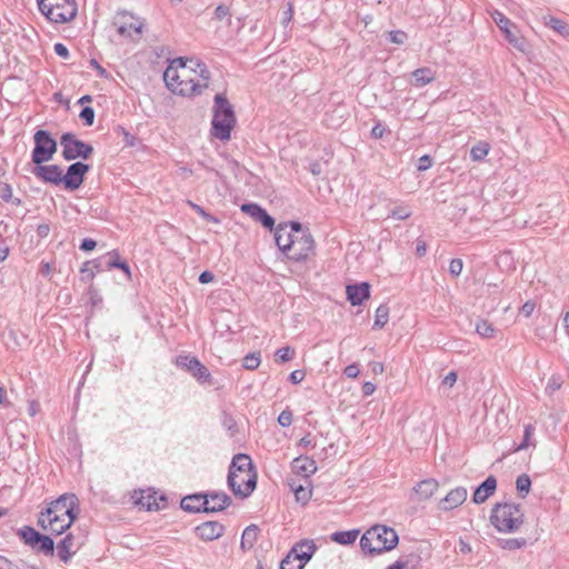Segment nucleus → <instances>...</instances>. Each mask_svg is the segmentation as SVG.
<instances>
[{
    "label": "nucleus",
    "instance_id": "f257e3e1",
    "mask_svg": "<svg viewBox=\"0 0 569 569\" xmlns=\"http://www.w3.org/2000/svg\"><path fill=\"white\" fill-rule=\"evenodd\" d=\"M79 500L74 493L61 495L40 511L38 526L52 535L66 532L78 517Z\"/></svg>",
    "mask_w": 569,
    "mask_h": 569
},
{
    "label": "nucleus",
    "instance_id": "f03ea898",
    "mask_svg": "<svg viewBox=\"0 0 569 569\" xmlns=\"http://www.w3.org/2000/svg\"><path fill=\"white\" fill-rule=\"evenodd\" d=\"M398 542L399 537L393 528L376 525L362 535L360 547L365 553L377 556L392 550Z\"/></svg>",
    "mask_w": 569,
    "mask_h": 569
},
{
    "label": "nucleus",
    "instance_id": "7ed1b4c3",
    "mask_svg": "<svg viewBox=\"0 0 569 569\" xmlns=\"http://www.w3.org/2000/svg\"><path fill=\"white\" fill-rule=\"evenodd\" d=\"M211 133L214 138L227 141L236 124V114L232 104L224 94L218 93L214 97L213 118Z\"/></svg>",
    "mask_w": 569,
    "mask_h": 569
},
{
    "label": "nucleus",
    "instance_id": "20e7f679",
    "mask_svg": "<svg viewBox=\"0 0 569 569\" xmlns=\"http://www.w3.org/2000/svg\"><path fill=\"white\" fill-rule=\"evenodd\" d=\"M231 503V498L224 492L193 493L181 500V508L188 512H219Z\"/></svg>",
    "mask_w": 569,
    "mask_h": 569
},
{
    "label": "nucleus",
    "instance_id": "39448f33",
    "mask_svg": "<svg viewBox=\"0 0 569 569\" xmlns=\"http://www.w3.org/2000/svg\"><path fill=\"white\" fill-rule=\"evenodd\" d=\"M523 518L519 505L498 502L492 507L490 522L500 532H515L523 523Z\"/></svg>",
    "mask_w": 569,
    "mask_h": 569
},
{
    "label": "nucleus",
    "instance_id": "423d86ee",
    "mask_svg": "<svg viewBox=\"0 0 569 569\" xmlns=\"http://www.w3.org/2000/svg\"><path fill=\"white\" fill-rule=\"evenodd\" d=\"M197 70L190 66V69L177 70L174 66H169L163 72V80L169 90L183 97L200 94L199 81L191 77V72Z\"/></svg>",
    "mask_w": 569,
    "mask_h": 569
},
{
    "label": "nucleus",
    "instance_id": "0eeeda50",
    "mask_svg": "<svg viewBox=\"0 0 569 569\" xmlns=\"http://www.w3.org/2000/svg\"><path fill=\"white\" fill-rule=\"evenodd\" d=\"M39 10L54 23H66L77 16L74 0H37Z\"/></svg>",
    "mask_w": 569,
    "mask_h": 569
},
{
    "label": "nucleus",
    "instance_id": "6e6552de",
    "mask_svg": "<svg viewBox=\"0 0 569 569\" xmlns=\"http://www.w3.org/2000/svg\"><path fill=\"white\" fill-rule=\"evenodd\" d=\"M34 148L31 160L34 164H42L50 161L57 152V141L47 130H38L33 134Z\"/></svg>",
    "mask_w": 569,
    "mask_h": 569
},
{
    "label": "nucleus",
    "instance_id": "1a4fd4ad",
    "mask_svg": "<svg viewBox=\"0 0 569 569\" xmlns=\"http://www.w3.org/2000/svg\"><path fill=\"white\" fill-rule=\"evenodd\" d=\"M18 536L24 545L29 546L32 550L44 556L52 557L54 555V541L50 536L40 533L30 526L22 527Z\"/></svg>",
    "mask_w": 569,
    "mask_h": 569
},
{
    "label": "nucleus",
    "instance_id": "9d476101",
    "mask_svg": "<svg viewBox=\"0 0 569 569\" xmlns=\"http://www.w3.org/2000/svg\"><path fill=\"white\" fill-rule=\"evenodd\" d=\"M257 475L251 458L246 453H237L231 461L228 473V486L233 493H241L239 476Z\"/></svg>",
    "mask_w": 569,
    "mask_h": 569
},
{
    "label": "nucleus",
    "instance_id": "9b49d317",
    "mask_svg": "<svg viewBox=\"0 0 569 569\" xmlns=\"http://www.w3.org/2000/svg\"><path fill=\"white\" fill-rule=\"evenodd\" d=\"M60 144L62 147V157L67 161L78 158L87 160L93 153L92 146L77 139L71 132H66L60 137Z\"/></svg>",
    "mask_w": 569,
    "mask_h": 569
},
{
    "label": "nucleus",
    "instance_id": "f8f14e48",
    "mask_svg": "<svg viewBox=\"0 0 569 569\" xmlns=\"http://www.w3.org/2000/svg\"><path fill=\"white\" fill-rule=\"evenodd\" d=\"M490 16L499 29L503 32L508 42L520 51H525V39L518 37L517 27L499 10L490 11Z\"/></svg>",
    "mask_w": 569,
    "mask_h": 569
},
{
    "label": "nucleus",
    "instance_id": "ddd939ff",
    "mask_svg": "<svg viewBox=\"0 0 569 569\" xmlns=\"http://www.w3.org/2000/svg\"><path fill=\"white\" fill-rule=\"evenodd\" d=\"M315 253V239L311 233L296 234L288 251V259L300 262Z\"/></svg>",
    "mask_w": 569,
    "mask_h": 569
},
{
    "label": "nucleus",
    "instance_id": "4468645a",
    "mask_svg": "<svg viewBox=\"0 0 569 569\" xmlns=\"http://www.w3.org/2000/svg\"><path fill=\"white\" fill-rule=\"evenodd\" d=\"M176 365L189 373L192 375L200 383H209L212 382L211 373L208 368L203 366L198 358L192 356L180 355L176 358Z\"/></svg>",
    "mask_w": 569,
    "mask_h": 569
},
{
    "label": "nucleus",
    "instance_id": "2eb2a0df",
    "mask_svg": "<svg viewBox=\"0 0 569 569\" xmlns=\"http://www.w3.org/2000/svg\"><path fill=\"white\" fill-rule=\"evenodd\" d=\"M89 170L90 166L81 161H77L70 164L66 174H63L64 188L71 191L79 189L83 183L84 177Z\"/></svg>",
    "mask_w": 569,
    "mask_h": 569
},
{
    "label": "nucleus",
    "instance_id": "dca6fc26",
    "mask_svg": "<svg viewBox=\"0 0 569 569\" xmlns=\"http://www.w3.org/2000/svg\"><path fill=\"white\" fill-rule=\"evenodd\" d=\"M32 173L47 183L54 186L63 183V171L58 164H36Z\"/></svg>",
    "mask_w": 569,
    "mask_h": 569
},
{
    "label": "nucleus",
    "instance_id": "f3484780",
    "mask_svg": "<svg viewBox=\"0 0 569 569\" xmlns=\"http://www.w3.org/2000/svg\"><path fill=\"white\" fill-rule=\"evenodd\" d=\"M114 24L121 36L131 37L132 32L141 33L142 23L131 13L119 12Z\"/></svg>",
    "mask_w": 569,
    "mask_h": 569
},
{
    "label": "nucleus",
    "instance_id": "a211bd4d",
    "mask_svg": "<svg viewBox=\"0 0 569 569\" xmlns=\"http://www.w3.org/2000/svg\"><path fill=\"white\" fill-rule=\"evenodd\" d=\"M197 536L203 541H212L224 532V526L218 521H206L196 527Z\"/></svg>",
    "mask_w": 569,
    "mask_h": 569
},
{
    "label": "nucleus",
    "instance_id": "6ab92c4d",
    "mask_svg": "<svg viewBox=\"0 0 569 569\" xmlns=\"http://www.w3.org/2000/svg\"><path fill=\"white\" fill-rule=\"evenodd\" d=\"M317 546L313 540L303 539L297 542L288 552V555L298 559L305 565L313 557Z\"/></svg>",
    "mask_w": 569,
    "mask_h": 569
},
{
    "label": "nucleus",
    "instance_id": "aec40b11",
    "mask_svg": "<svg viewBox=\"0 0 569 569\" xmlns=\"http://www.w3.org/2000/svg\"><path fill=\"white\" fill-rule=\"evenodd\" d=\"M347 299L352 306H360L370 297V284L368 282H360L347 286Z\"/></svg>",
    "mask_w": 569,
    "mask_h": 569
},
{
    "label": "nucleus",
    "instance_id": "412c9836",
    "mask_svg": "<svg viewBox=\"0 0 569 569\" xmlns=\"http://www.w3.org/2000/svg\"><path fill=\"white\" fill-rule=\"evenodd\" d=\"M468 492L465 487H457L450 490L440 501L439 506L442 510H451L462 505L467 499Z\"/></svg>",
    "mask_w": 569,
    "mask_h": 569
},
{
    "label": "nucleus",
    "instance_id": "4be33fe9",
    "mask_svg": "<svg viewBox=\"0 0 569 569\" xmlns=\"http://www.w3.org/2000/svg\"><path fill=\"white\" fill-rule=\"evenodd\" d=\"M497 489V479L489 476L482 481L472 495V501L477 505L483 503Z\"/></svg>",
    "mask_w": 569,
    "mask_h": 569
},
{
    "label": "nucleus",
    "instance_id": "5701e85b",
    "mask_svg": "<svg viewBox=\"0 0 569 569\" xmlns=\"http://www.w3.org/2000/svg\"><path fill=\"white\" fill-rule=\"evenodd\" d=\"M291 468L295 473L306 477V482H309V476L317 471L315 460L306 456L295 458L291 462Z\"/></svg>",
    "mask_w": 569,
    "mask_h": 569
},
{
    "label": "nucleus",
    "instance_id": "b1692460",
    "mask_svg": "<svg viewBox=\"0 0 569 569\" xmlns=\"http://www.w3.org/2000/svg\"><path fill=\"white\" fill-rule=\"evenodd\" d=\"M295 237H296V234H292L288 230L287 223L279 224L276 228V231H274L276 244L286 254V257H288V251L292 244V240L295 239Z\"/></svg>",
    "mask_w": 569,
    "mask_h": 569
},
{
    "label": "nucleus",
    "instance_id": "393cba45",
    "mask_svg": "<svg viewBox=\"0 0 569 569\" xmlns=\"http://www.w3.org/2000/svg\"><path fill=\"white\" fill-rule=\"evenodd\" d=\"M74 541L76 539L72 533L66 535V537L59 541L57 546L58 558L63 563H68L71 560L72 556L76 553L77 549H74Z\"/></svg>",
    "mask_w": 569,
    "mask_h": 569
},
{
    "label": "nucleus",
    "instance_id": "a878e982",
    "mask_svg": "<svg viewBox=\"0 0 569 569\" xmlns=\"http://www.w3.org/2000/svg\"><path fill=\"white\" fill-rule=\"evenodd\" d=\"M411 84L415 87H423L436 79V73L430 68H419L416 69L412 73Z\"/></svg>",
    "mask_w": 569,
    "mask_h": 569
},
{
    "label": "nucleus",
    "instance_id": "bb28decb",
    "mask_svg": "<svg viewBox=\"0 0 569 569\" xmlns=\"http://www.w3.org/2000/svg\"><path fill=\"white\" fill-rule=\"evenodd\" d=\"M238 481L240 482V491L241 493H233L240 498L249 497L257 486V475H244L239 476Z\"/></svg>",
    "mask_w": 569,
    "mask_h": 569
},
{
    "label": "nucleus",
    "instance_id": "cd10ccee",
    "mask_svg": "<svg viewBox=\"0 0 569 569\" xmlns=\"http://www.w3.org/2000/svg\"><path fill=\"white\" fill-rule=\"evenodd\" d=\"M438 488V482L435 479H426L420 481L416 487L415 491L420 499H429Z\"/></svg>",
    "mask_w": 569,
    "mask_h": 569
},
{
    "label": "nucleus",
    "instance_id": "c85d7f7f",
    "mask_svg": "<svg viewBox=\"0 0 569 569\" xmlns=\"http://www.w3.org/2000/svg\"><path fill=\"white\" fill-rule=\"evenodd\" d=\"M107 256L109 257V259L107 261L108 269H113V268L120 269L126 273L128 279L131 278V271H130L129 264L127 263V261L120 259V256L116 250L108 252Z\"/></svg>",
    "mask_w": 569,
    "mask_h": 569
},
{
    "label": "nucleus",
    "instance_id": "c756f323",
    "mask_svg": "<svg viewBox=\"0 0 569 569\" xmlns=\"http://www.w3.org/2000/svg\"><path fill=\"white\" fill-rule=\"evenodd\" d=\"M259 528L256 525L248 526L241 537V548L242 549H251L258 539Z\"/></svg>",
    "mask_w": 569,
    "mask_h": 569
},
{
    "label": "nucleus",
    "instance_id": "7c9ffc66",
    "mask_svg": "<svg viewBox=\"0 0 569 569\" xmlns=\"http://www.w3.org/2000/svg\"><path fill=\"white\" fill-rule=\"evenodd\" d=\"M359 535V530L336 531L331 535V540L343 546L352 545Z\"/></svg>",
    "mask_w": 569,
    "mask_h": 569
},
{
    "label": "nucleus",
    "instance_id": "2f4dec72",
    "mask_svg": "<svg viewBox=\"0 0 569 569\" xmlns=\"http://www.w3.org/2000/svg\"><path fill=\"white\" fill-rule=\"evenodd\" d=\"M193 69L197 70L194 73H197L200 77V80H198V81H199V86H200L199 89H200V93H201L209 86L210 71L208 70L207 66L199 60H194Z\"/></svg>",
    "mask_w": 569,
    "mask_h": 569
},
{
    "label": "nucleus",
    "instance_id": "473e14b6",
    "mask_svg": "<svg viewBox=\"0 0 569 569\" xmlns=\"http://www.w3.org/2000/svg\"><path fill=\"white\" fill-rule=\"evenodd\" d=\"M289 486L293 491L298 502L306 505L310 500L312 493L311 489L305 487L303 485H297L295 480L289 482Z\"/></svg>",
    "mask_w": 569,
    "mask_h": 569
},
{
    "label": "nucleus",
    "instance_id": "72a5a7b5",
    "mask_svg": "<svg viewBox=\"0 0 569 569\" xmlns=\"http://www.w3.org/2000/svg\"><path fill=\"white\" fill-rule=\"evenodd\" d=\"M545 24L563 37L569 36V24L563 20L555 17H546Z\"/></svg>",
    "mask_w": 569,
    "mask_h": 569
},
{
    "label": "nucleus",
    "instance_id": "f704fd0d",
    "mask_svg": "<svg viewBox=\"0 0 569 569\" xmlns=\"http://www.w3.org/2000/svg\"><path fill=\"white\" fill-rule=\"evenodd\" d=\"M498 546L505 550H516L526 546L527 541L525 538H508L498 539Z\"/></svg>",
    "mask_w": 569,
    "mask_h": 569
},
{
    "label": "nucleus",
    "instance_id": "c9c22d12",
    "mask_svg": "<svg viewBox=\"0 0 569 569\" xmlns=\"http://www.w3.org/2000/svg\"><path fill=\"white\" fill-rule=\"evenodd\" d=\"M516 488L521 498H526L531 488V479L527 473L517 477Z\"/></svg>",
    "mask_w": 569,
    "mask_h": 569
},
{
    "label": "nucleus",
    "instance_id": "e433bc0d",
    "mask_svg": "<svg viewBox=\"0 0 569 569\" xmlns=\"http://www.w3.org/2000/svg\"><path fill=\"white\" fill-rule=\"evenodd\" d=\"M389 308L387 305H380L376 310L373 328L381 329L388 322Z\"/></svg>",
    "mask_w": 569,
    "mask_h": 569
},
{
    "label": "nucleus",
    "instance_id": "4c0bfd02",
    "mask_svg": "<svg viewBox=\"0 0 569 569\" xmlns=\"http://www.w3.org/2000/svg\"><path fill=\"white\" fill-rule=\"evenodd\" d=\"M490 147L487 142L480 141L470 150V157L473 161L482 160L489 152Z\"/></svg>",
    "mask_w": 569,
    "mask_h": 569
},
{
    "label": "nucleus",
    "instance_id": "58836bf2",
    "mask_svg": "<svg viewBox=\"0 0 569 569\" xmlns=\"http://www.w3.org/2000/svg\"><path fill=\"white\" fill-rule=\"evenodd\" d=\"M476 331L482 338H492L495 337L497 329L487 320H480L476 325Z\"/></svg>",
    "mask_w": 569,
    "mask_h": 569
},
{
    "label": "nucleus",
    "instance_id": "ea45409f",
    "mask_svg": "<svg viewBox=\"0 0 569 569\" xmlns=\"http://www.w3.org/2000/svg\"><path fill=\"white\" fill-rule=\"evenodd\" d=\"M295 353H296L295 349L289 346L279 348L274 352V361L279 362V363L288 362V361L292 360Z\"/></svg>",
    "mask_w": 569,
    "mask_h": 569
},
{
    "label": "nucleus",
    "instance_id": "a19ab883",
    "mask_svg": "<svg viewBox=\"0 0 569 569\" xmlns=\"http://www.w3.org/2000/svg\"><path fill=\"white\" fill-rule=\"evenodd\" d=\"M0 197L6 202H11L14 206H20L22 203L20 198H14L12 196V188L9 183H2L0 187Z\"/></svg>",
    "mask_w": 569,
    "mask_h": 569
},
{
    "label": "nucleus",
    "instance_id": "79ce46f5",
    "mask_svg": "<svg viewBox=\"0 0 569 569\" xmlns=\"http://www.w3.org/2000/svg\"><path fill=\"white\" fill-rule=\"evenodd\" d=\"M260 362H261V356H260V352L257 351V352L247 355L242 360V366H243V368H246L248 370H254L259 367Z\"/></svg>",
    "mask_w": 569,
    "mask_h": 569
},
{
    "label": "nucleus",
    "instance_id": "37998d69",
    "mask_svg": "<svg viewBox=\"0 0 569 569\" xmlns=\"http://www.w3.org/2000/svg\"><path fill=\"white\" fill-rule=\"evenodd\" d=\"M298 559L287 553V556L280 562V569H303L305 563L299 561Z\"/></svg>",
    "mask_w": 569,
    "mask_h": 569
},
{
    "label": "nucleus",
    "instance_id": "c03bdc74",
    "mask_svg": "<svg viewBox=\"0 0 569 569\" xmlns=\"http://www.w3.org/2000/svg\"><path fill=\"white\" fill-rule=\"evenodd\" d=\"M188 203L200 217H202L208 222L220 223V220L217 217L207 212L201 206L193 203L192 201H188Z\"/></svg>",
    "mask_w": 569,
    "mask_h": 569
},
{
    "label": "nucleus",
    "instance_id": "a18cd8bd",
    "mask_svg": "<svg viewBox=\"0 0 569 569\" xmlns=\"http://www.w3.org/2000/svg\"><path fill=\"white\" fill-rule=\"evenodd\" d=\"M92 262H84L80 268V279L83 282H90L96 277L94 270L91 268Z\"/></svg>",
    "mask_w": 569,
    "mask_h": 569
},
{
    "label": "nucleus",
    "instance_id": "49530a36",
    "mask_svg": "<svg viewBox=\"0 0 569 569\" xmlns=\"http://www.w3.org/2000/svg\"><path fill=\"white\" fill-rule=\"evenodd\" d=\"M533 432H535V427L532 425H527L525 427L523 439H522L521 443L518 446L517 450H523L532 445L530 442V439L533 436Z\"/></svg>",
    "mask_w": 569,
    "mask_h": 569
},
{
    "label": "nucleus",
    "instance_id": "de8ad7c7",
    "mask_svg": "<svg viewBox=\"0 0 569 569\" xmlns=\"http://www.w3.org/2000/svg\"><path fill=\"white\" fill-rule=\"evenodd\" d=\"M263 208L260 207L259 204L257 203H243L241 206V211L249 214L251 218H253L254 220L258 218V216L260 214L261 210Z\"/></svg>",
    "mask_w": 569,
    "mask_h": 569
},
{
    "label": "nucleus",
    "instance_id": "09e8293b",
    "mask_svg": "<svg viewBox=\"0 0 569 569\" xmlns=\"http://www.w3.org/2000/svg\"><path fill=\"white\" fill-rule=\"evenodd\" d=\"M86 126H92L94 121V110L91 107H83L79 114Z\"/></svg>",
    "mask_w": 569,
    "mask_h": 569
},
{
    "label": "nucleus",
    "instance_id": "8fccbe9b",
    "mask_svg": "<svg viewBox=\"0 0 569 569\" xmlns=\"http://www.w3.org/2000/svg\"><path fill=\"white\" fill-rule=\"evenodd\" d=\"M193 63H194L193 59H187L183 57H179V58L173 59L169 66H174V68L177 70H182V69H190V66L193 67Z\"/></svg>",
    "mask_w": 569,
    "mask_h": 569
},
{
    "label": "nucleus",
    "instance_id": "3c124183",
    "mask_svg": "<svg viewBox=\"0 0 569 569\" xmlns=\"http://www.w3.org/2000/svg\"><path fill=\"white\" fill-rule=\"evenodd\" d=\"M256 221H259L264 228L272 229L274 226V219L262 209Z\"/></svg>",
    "mask_w": 569,
    "mask_h": 569
},
{
    "label": "nucleus",
    "instance_id": "603ef678",
    "mask_svg": "<svg viewBox=\"0 0 569 569\" xmlns=\"http://www.w3.org/2000/svg\"><path fill=\"white\" fill-rule=\"evenodd\" d=\"M411 560L418 561L419 558L415 555H410L406 560H397L386 569H408L410 567Z\"/></svg>",
    "mask_w": 569,
    "mask_h": 569
},
{
    "label": "nucleus",
    "instance_id": "864d4df0",
    "mask_svg": "<svg viewBox=\"0 0 569 569\" xmlns=\"http://www.w3.org/2000/svg\"><path fill=\"white\" fill-rule=\"evenodd\" d=\"M137 503L146 507L148 510H151L153 507L159 509V506L156 503L153 496L150 493H148L147 497L141 493V497L137 499Z\"/></svg>",
    "mask_w": 569,
    "mask_h": 569
},
{
    "label": "nucleus",
    "instance_id": "5fc2aeb1",
    "mask_svg": "<svg viewBox=\"0 0 569 569\" xmlns=\"http://www.w3.org/2000/svg\"><path fill=\"white\" fill-rule=\"evenodd\" d=\"M411 210L408 207H396L391 211V217L398 220H406L411 216Z\"/></svg>",
    "mask_w": 569,
    "mask_h": 569
},
{
    "label": "nucleus",
    "instance_id": "6e6d98bb",
    "mask_svg": "<svg viewBox=\"0 0 569 569\" xmlns=\"http://www.w3.org/2000/svg\"><path fill=\"white\" fill-rule=\"evenodd\" d=\"M463 262L459 258H455L450 261L449 272L452 277H458L462 272Z\"/></svg>",
    "mask_w": 569,
    "mask_h": 569
},
{
    "label": "nucleus",
    "instance_id": "4d7b16f0",
    "mask_svg": "<svg viewBox=\"0 0 569 569\" xmlns=\"http://www.w3.org/2000/svg\"><path fill=\"white\" fill-rule=\"evenodd\" d=\"M278 423L281 427H289L292 423V411L289 409L283 410L278 417Z\"/></svg>",
    "mask_w": 569,
    "mask_h": 569
},
{
    "label": "nucleus",
    "instance_id": "13d9d810",
    "mask_svg": "<svg viewBox=\"0 0 569 569\" xmlns=\"http://www.w3.org/2000/svg\"><path fill=\"white\" fill-rule=\"evenodd\" d=\"M407 39V33L401 30L390 31L389 40L392 43L402 44Z\"/></svg>",
    "mask_w": 569,
    "mask_h": 569
},
{
    "label": "nucleus",
    "instance_id": "bf43d9fd",
    "mask_svg": "<svg viewBox=\"0 0 569 569\" xmlns=\"http://www.w3.org/2000/svg\"><path fill=\"white\" fill-rule=\"evenodd\" d=\"M561 387V380L559 377L552 376L546 387V391L549 393H553Z\"/></svg>",
    "mask_w": 569,
    "mask_h": 569
},
{
    "label": "nucleus",
    "instance_id": "052dcab7",
    "mask_svg": "<svg viewBox=\"0 0 569 569\" xmlns=\"http://www.w3.org/2000/svg\"><path fill=\"white\" fill-rule=\"evenodd\" d=\"M432 164V159L430 156L428 154H425L422 157L419 158V161H418V170L419 171H426L427 169H429Z\"/></svg>",
    "mask_w": 569,
    "mask_h": 569
},
{
    "label": "nucleus",
    "instance_id": "680f3d73",
    "mask_svg": "<svg viewBox=\"0 0 569 569\" xmlns=\"http://www.w3.org/2000/svg\"><path fill=\"white\" fill-rule=\"evenodd\" d=\"M228 16H230L229 7H227L224 4H220V6H218L216 8V10H214V18L217 20H222V19H224Z\"/></svg>",
    "mask_w": 569,
    "mask_h": 569
},
{
    "label": "nucleus",
    "instance_id": "e2e57ef3",
    "mask_svg": "<svg viewBox=\"0 0 569 569\" xmlns=\"http://www.w3.org/2000/svg\"><path fill=\"white\" fill-rule=\"evenodd\" d=\"M306 377V372L303 370H295L289 375V381L293 385L300 383Z\"/></svg>",
    "mask_w": 569,
    "mask_h": 569
},
{
    "label": "nucleus",
    "instance_id": "0e129e2a",
    "mask_svg": "<svg viewBox=\"0 0 569 569\" xmlns=\"http://www.w3.org/2000/svg\"><path fill=\"white\" fill-rule=\"evenodd\" d=\"M345 375L348 377V378H357L360 373V370H359V367L357 363H351L349 366H347L343 370Z\"/></svg>",
    "mask_w": 569,
    "mask_h": 569
},
{
    "label": "nucleus",
    "instance_id": "69168bd1",
    "mask_svg": "<svg viewBox=\"0 0 569 569\" xmlns=\"http://www.w3.org/2000/svg\"><path fill=\"white\" fill-rule=\"evenodd\" d=\"M97 246V242L96 240L91 239V238H86L81 241L80 243V250L82 251H91L96 248Z\"/></svg>",
    "mask_w": 569,
    "mask_h": 569
},
{
    "label": "nucleus",
    "instance_id": "338daca9",
    "mask_svg": "<svg viewBox=\"0 0 569 569\" xmlns=\"http://www.w3.org/2000/svg\"><path fill=\"white\" fill-rule=\"evenodd\" d=\"M536 308V305L533 301H527L522 305L521 309H520V312L525 316V317H530L533 312Z\"/></svg>",
    "mask_w": 569,
    "mask_h": 569
},
{
    "label": "nucleus",
    "instance_id": "774afa93",
    "mask_svg": "<svg viewBox=\"0 0 569 569\" xmlns=\"http://www.w3.org/2000/svg\"><path fill=\"white\" fill-rule=\"evenodd\" d=\"M54 52L56 54H58L59 57L63 58V59H68L69 58V50L68 48L63 44V43H56L54 44Z\"/></svg>",
    "mask_w": 569,
    "mask_h": 569
}]
</instances>
